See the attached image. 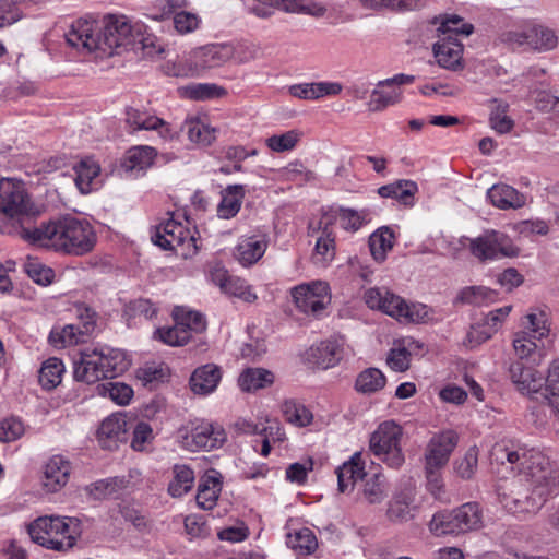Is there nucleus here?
<instances>
[{"label": "nucleus", "mask_w": 559, "mask_h": 559, "mask_svg": "<svg viewBox=\"0 0 559 559\" xmlns=\"http://www.w3.org/2000/svg\"><path fill=\"white\" fill-rule=\"evenodd\" d=\"M420 349L421 344L412 337L395 341L388 354L386 364L392 370L404 372L411 366V357Z\"/></svg>", "instance_id": "nucleus-24"}, {"label": "nucleus", "mask_w": 559, "mask_h": 559, "mask_svg": "<svg viewBox=\"0 0 559 559\" xmlns=\"http://www.w3.org/2000/svg\"><path fill=\"white\" fill-rule=\"evenodd\" d=\"M152 240L165 250L194 248L195 239L191 231L180 222L169 218L156 227Z\"/></svg>", "instance_id": "nucleus-15"}, {"label": "nucleus", "mask_w": 559, "mask_h": 559, "mask_svg": "<svg viewBox=\"0 0 559 559\" xmlns=\"http://www.w3.org/2000/svg\"><path fill=\"white\" fill-rule=\"evenodd\" d=\"M20 235L33 245L76 257L93 251L97 242L93 225L72 215H64L34 228H22Z\"/></svg>", "instance_id": "nucleus-3"}, {"label": "nucleus", "mask_w": 559, "mask_h": 559, "mask_svg": "<svg viewBox=\"0 0 559 559\" xmlns=\"http://www.w3.org/2000/svg\"><path fill=\"white\" fill-rule=\"evenodd\" d=\"M507 105H497L489 117L491 128L500 134L510 132L514 126L513 120L507 115Z\"/></svg>", "instance_id": "nucleus-61"}, {"label": "nucleus", "mask_w": 559, "mask_h": 559, "mask_svg": "<svg viewBox=\"0 0 559 559\" xmlns=\"http://www.w3.org/2000/svg\"><path fill=\"white\" fill-rule=\"evenodd\" d=\"M181 445L189 451H210L223 445L226 441L224 428L205 419H193L179 429Z\"/></svg>", "instance_id": "nucleus-10"}, {"label": "nucleus", "mask_w": 559, "mask_h": 559, "mask_svg": "<svg viewBox=\"0 0 559 559\" xmlns=\"http://www.w3.org/2000/svg\"><path fill=\"white\" fill-rule=\"evenodd\" d=\"M459 435L447 429L435 433L428 441L424 453V467L442 469L456 448Z\"/></svg>", "instance_id": "nucleus-14"}, {"label": "nucleus", "mask_w": 559, "mask_h": 559, "mask_svg": "<svg viewBox=\"0 0 559 559\" xmlns=\"http://www.w3.org/2000/svg\"><path fill=\"white\" fill-rule=\"evenodd\" d=\"M234 46L230 44H215L201 48L195 52V60L201 69L217 68L233 58Z\"/></svg>", "instance_id": "nucleus-29"}, {"label": "nucleus", "mask_w": 559, "mask_h": 559, "mask_svg": "<svg viewBox=\"0 0 559 559\" xmlns=\"http://www.w3.org/2000/svg\"><path fill=\"white\" fill-rule=\"evenodd\" d=\"M386 378L378 368H367L361 371L355 382V389L362 394H372L385 386Z\"/></svg>", "instance_id": "nucleus-41"}, {"label": "nucleus", "mask_w": 559, "mask_h": 559, "mask_svg": "<svg viewBox=\"0 0 559 559\" xmlns=\"http://www.w3.org/2000/svg\"><path fill=\"white\" fill-rule=\"evenodd\" d=\"M24 270L29 278L41 286L51 284L55 278L53 270L46 266L37 259L28 258L24 264Z\"/></svg>", "instance_id": "nucleus-55"}, {"label": "nucleus", "mask_w": 559, "mask_h": 559, "mask_svg": "<svg viewBox=\"0 0 559 559\" xmlns=\"http://www.w3.org/2000/svg\"><path fill=\"white\" fill-rule=\"evenodd\" d=\"M433 53L440 67L456 70L462 66L463 45L454 37L440 38L433 45Z\"/></svg>", "instance_id": "nucleus-25"}, {"label": "nucleus", "mask_w": 559, "mask_h": 559, "mask_svg": "<svg viewBox=\"0 0 559 559\" xmlns=\"http://www.w3.org/2000/svg\"><path fill=\"white\" fill-rule=\"evenodd\" d=\"M153 430L147 423H139L133 430L131 447L135 451H143L153 440Z\"/></svg>", "instance_id": "nucleus-64"}, {"label": "nucleus", "mask_w": 559, "mask_h": 559, "mask_svg": "<svg viewBox=\"0 0 559 559\" xmlns=\"http://www.w3.org/2000/svg\"><path fill=\"white\" fill-rule=\"evenodd\" d=\"M182 129L191 142L201 146H209L216 139V129L199 119L186 120Z\"/></svg>", "instance_id": "nucleus-40"}, {"label": "nucleus", "mask_w": 559, "mask_h": 559, "mask_svg": "<svg viewBox=\"0 0 559 559\" xmlns=\"http://www.w3.org/2000/svg\"><path fill=\"white\" fill-rule=\"evenodd\" d=\"M75 173V185L81 193H90L96 189L98 181L97 178L100 173V166L96 160L91 157L81 159L78 165L74 166Z\"/></svg>", "instance_id": "nucleus-32"}, {"label": "nucleus", "mask_w": 559, "mask_h": 559, "mask_svg": "<svg viewBox=\"0 0 559 559\" xmlns=\"http://www.w3.org/2000/svg\"><path fill=\"white\" fill-rule=\"evenodd\" d=\"M343 357V344L337 340H326L309 349V360L321 369H329Z\"/></svg>", "instance_id": "nucleus-26"}, {"label": "nucleus", "mask_w": 559, "mask_h": 559, "mask_svg": "<svg viewBox=\"0 0 559 559\" xmlns=\"http://www.w3.org/2000/svg\"><path fill=\"white\" fill-rule=\"evenodd\" d=\"M478 463V451L475 447L469 448L464 456L455 460L454 472L463 479H469L474 475Z\"/></svg>", "instance_id": "nucleus-57"}, {"label": "nucleus", "mask_w": 559, "mask_h": 559, "mask_svg": "<svg viewBox=\"0 0 559 559\" xmlns=\"http://www.w3.org/2000/svg\"><path fill=\"white\" fill-rule=\"evenodd\" d=\"M99 394L109 396L119 405H127L133 396L130 385L122 382H108L97 386Z\"/></svg>", "instance_id": "nucleus-54"}, {"label": "nucleus", "mask_w": 559, "mask_h": 559, "mask_svg": "<svg viewBox=\"0 0 559 559\" xmlns=\"http://www.w3.org/2000/svg\"><path fill=\"white\" fill-rule=\"evenodd\" d=\"M417 191L418 186L412 180H397L378 189L380 197L395 199L404 205L413 204V198Z\"/></svg>", "instance_id": "nucleus-36"}, {"label": "nucleus", "mask_w": 559, "mask_h": 559, "mask_svg": "<svg viewBox=\"0 0 559 559\" xmlns=\"http://www.w3.org/2000/svg\"><path fill=\"white\" fill-rule=\"evenodd\" d=\"M156 155L157 152L152 146H133L126 152L121 168L131 176H141L153 165Z\"/></svg>", "instance_id": "nucleus-20"}, {"label": "nucleus", "mask_w": 559, "mask_h": 559, "mask_svg": "<svg viewBox=\"0 0 559 559\" xmlns=\"http://www.w3.org/2000/svg\"><path fill=\"white\" fill-rule=\"evenodd\" d=\"M495 461L519 467L520 475L498 487L500 503L512 513H535L546 500L559 495V466L540 450L497 443Z\"/></svg>", "instance_id": "nucleus-1"}, {"label": "nucleus", "mask_w": 559, "mask_h": 559, "mask_svg": "<svg viewBox=\"0 0 559 559\" xmlns=\"http://www.w3.org/2000/svg\"><path fill=\"white\" fill-rule=\"evenodd\" d=\"M364 299L370 309L380 310L400 322L421 323L430 318L426 305L420 302L407 304L402 297L386 288H369L365 292Z\"/></svg>", "instance_id": "nucleus-7"}, {"label": "nucleus", "mask_w": 559, "mask_h": 559, "mask_svg": "<svg viewBox=\"0 0 559 559\" xmlns=\"http://www.w3.org/2000/svg\"><path fill=\"white\" fill-rule=\"evenodd\" d=\"M70 473L71 464L64 456H51L45 465L44 487L50 492L60 490L67 485Z\"/></svg>", "instance_id": "nucleus-23"}, {"label": "nucleus", "mask_w": 559, "mask_h": 559, "mask_svg": "<svg viewBox=\"0 0 559 559\" xmlns=\"http://www.w3.org/2000/svg\"><path fill=\"white\" fill-rule=\"evenodd\" d=\"M127 421L121 414H114L103 420L97 438L103 449L112 450L127 440Z\"/></svg>", "instance_id": "nucleus-19"}, {"label": "nucleus", "mask_w": 559, "mask_h": 559, "mask_svg": "<svg viewBox=\"0 0 559 559\" xmlns=\"http://www.w3.org/2000/svg\"><path fill=\"white\" fill-rule=\"evenodd\" d=\"M222 293L249 304L254 302L258 298L252 286H250L246 280L234 275L227 282L226 288H224Z\"/></svg>", "instance_id": "nucleus-51"}, {"label": "nucleus", "mask_w": 559, "mask_h": 559, "mask_svg": "<svg viewBox=\"0 0 559 559\" xmlns=\"http://www.w3.org/2000/svg\"><path fill=\"white\" fill-rule=\"evenodd\" d=\"M64 372V365L61 359L51 357L47 359L39 370V382L46 390L55 389L60 382Z\"/></svg>", "instance_id": "nucleus-43"}, {"label": "nucleus", "mask_w": 559, "mask_h": 559, "mask_svg": "<svg viewBox=\"0 0 559 559\" xmlns=\"http://www.w3.org/2000/svg\"><path fill=\"white\" fill-rule=\"evenodd\" d=\"M403 91L401 87L392 86L390 83L379 81L372 90L370 99L367 104L371 112L383 111L390 106H394L402 100Z\"/></svg>", "instance_id": "nucleus-28"}, {"label": "nucleus", "mask_w": 559, "mask_h": 559, "mask_svg": "<svg viewBox=\"0 0 559 559\" xmlns=\"http://www.w3.org/2000/svg\"><path fill=\"white\" fill-rule=\"evenodd\" d=\"M173 23L177 33L185 35L198 29L201 19L195 13L181 9L174 15Z\"/></svg>", "instance_id": "nucleus-60"}, {"label": "nucleus", "mask_w": 559, "mask_h": 559, "mask_svg": "<svg viewBox=\"0 0 559 559\" xmlns=\"http://www.w3.org/2000/svg\"><path fill=\"white\" fill-rule=\"evenodd\" d=\"M522 325L524 331L518 332L513 340V348L519 358H532L534 362H540L544 353L539 349L537 341L549 333L547 316L543 311L532 312L524 317Z\"/></svg>", "instance_id": "nucleus-9"}, {"label": "nucleus", "mask_w": 559, "mask_h": 559, "mask_svg": "<svg viewBox=\"0 0 559 559\" xmlns=\"http://www.w3.org/2000/svg\"><path fill=\"white\" fill-rule=\"evenodd\" d=\"M473 31L474 26L469 23H465L459 15H451L444 19L438 27V32L442 37H453V35L469 36Z\"/></svg>", "instance_id": "nucleus-56"}, {"label": "nucleus", "mask_w": 559, "mask_h": 559, "mask_svg": "<svg viewBox=\"0 0 559 559\" xmlns=\"http://www.w3.org/2000/svg\"><path fill=\"white\" fill-rule=\"evenodd\" d=\"M481 519V510L476 502L465 503L454 510V520L460 533L479 528Z\"/></svg>", "instance_id": "nucleus-39"}, {"label": "nucleus", "mask_w": 559, "mask_h": 559, "mask_svg": "<svg viewBox=\"0 0 559 559\" xmlns=\"http://www.w3.org/2000/svg\"><path fill=\"white\" fill-rule=\"evenodd\" d=\"M24 433V426L17 418L10 417L0 421V441L12 442Z\"/></svg>", "instance_id": "nucleus-62"}, {"label": "nucleus", "mask_w": 559, "mask_h": 559, "mask_svg": "<svg viewBox=\"0 0 559 559\" xmlns=\"http://www.w3.org/2000/svg\"><path fill=\"white\" fill-rule=\"evenodd\" d=\"M329 212H334V210H330ZM335 213L341 227L346 231L356 233L370 222V213L368 210L356 211L341 207L335 211Z\"/></svg>", "instance_id": "nucleus-42"}, {"label": "nucleus", "mask_w": 559, "mask_h": 559, "mask_svg": "<svg viewBox=\"0 0 559 559\" xmlns=\"http://www.w3.org/2000/svg\"><path fill=\"white\" fill-rule=\"evenodd\" d=\"M187 7V0H154L151 12L147 13L146 16L154 21H165L173 14L175 15L178 10Z\"/></svg>", "instance_id": "nucleus-47"}, {"label": "nucleus", "mask_w": 559, "mask_h": 559, "mask_svg": "<svg viewBox=\"0 0 559 559\" xmlns=\"http://www.w3.org/2000/svg\"><path fill=\"white\" fill-rule=\"evenodd\" d=\"M336 474L341 492H345L357 480L362 479L366 476V472L361 452H355L347 462L337 468Z\"/></svg>", "instance_id": "nucleus-30"}, {"label": "nucleus", "mask_w": 559, "mask_h": 559, "mask_svg": "<svg viewBox=\"0 0 559 559\" xmlns=\"http://www.w3.org/2000/svg\"><path fill=\"white\" fill-rule=\"evenodd\" d=\"M287 544L293 549L306 555L313 552L318 546L317 538L309 528H301L294 534H288Z\"/></svg>", "instance_id": "nucleus-52"}, {"label": "nucleus", "mask_w": 559, "mask_h": 559, "mask_svg": "<svg viewBox=\"0 0 559 559\" xmlns=\"http://www.w3.org/2000/svg\"><path fill=\"white\" fill-rule=\"evenodd\" d=\"M510 378L516 389L530 396L539 395L544 386V376L533 367H526L522 361L511 364Z\"/></svg>", "instance_id": "nucleus-17"}, {"label": "nucleus", "mask_w": 559, "mask_h": 559, "mask_svg": "<svg viewBox=\"0 0 559 559\" xmlns=\"http://www.w3.org/2000/svg\"><path fill=\"white\" fill-rule=\"evenodd\" d=\"M337 215L335 212H324L317 223L309 225V235L316 238L314 260L325 264L335 258V224Z\"/></svg>", "instance_id": "nucleus-13"}, {"label": "nucleus", "mask_w": 559, "mask_h": 559, "mask_svg": "<svg viewBox=\"0 0 559 559\" xmlns=\"http://www.w3.org/2000/svg\"><path fill=\"white\" fill-rule=\"evenodd\" d=\"M222 484L219 475L215 471L205 474L199 483L197 492V503L203 510H212L217 502Z\"/></svg>", "instance_id": "nucleus-31"}, {"label": "nucleus", "mask_w": 559, "mask_h": 559, "mask_svg": "<svg viewBox=\"0 0 559 559\" xmlns=\"http://www.w3.org/2000/svg\"><path fill=\"white\" fill-rule=\"evenodd\" d=\"M535 36L532 33V25L523 28L509 31L502 34L501 39L512 49L530 50V39Z\"/></svg>", "instance_id": "nucleus-58"}, {"label": "nucleus", "mask_w": 559, "mask_h": 559, "mask_svg": "<svg viewBox=\"0 0 559 559\" xmlns=\"http://www.w3.org/2000/svg\"><path fill=\"white\" fill-rule=\"evenodd\" d=\"M487 197L493 206L501 210H518L526 203L525 194L504 183L493 185L488 189Z\"/></svg>", "instance_id": "nucleus-27"}, {"label": "nucleus", "mask_w": 559, "mask_h": 559, "mask_svg": "<svg viewBox=\"0 0 559 559\" xmlns=\"http://www.w3.org/2000/svg\"><path fill=\"white\" fill-rule=\"evenodd\" d=\"M274 381L272 372L263 368H248L238 378V385L242 391L253 392L271 385Z\"/></svg>", "instance_id": "nucleus-38"}, {"label": "nucleus", "mask_w": 559, "mask_h": 559, "mask_svg": "<svg viewBox=\"0 0 559 559\" xmlns=\"http://www.w3.org/2000/svg\"><path fill=\"white\" fill-rule=\"evenodd\" d=\"M188 96L195 100H205L221 97L226 92L223 87L213 83L191 84L186 88Z\"/></svg>", "instance_id": "nucleus-59"}, {"label": "nucleus", "mask_w": 559, "mask_h": 559, "mask_svg": "<svg viewBox=\"0 0 559 559\" xmlns=\"http://www.w3.org/2000/svg\"><path fill=\"white\" fill-rule=\"evenodd\" d=\"M174 319L178 324H182L187 334L191 338L192 333H202L206 329V321L202 313L183 308L176 309Z\"/></svg>", "instance_id": "nucleus-45"}, {"label": "nucleus", "mask_w": 559, "mask_h": 559, "mask_svg": "<svg viewBox=\"0 0 559 559\" xmlns=\"http://www.w3.org/2000/svg\"><path fill=\"white\" fill-rule=\"evenodd\" d=\"M429 528L436 536L459 534V527L454 520V510L451 512L443 511L436 513L429 523Z\"/></svg>", "instance_id": "nucleus-53"}, {"label": "nucleus", "mask_w": 559, "mask_h": 559, "mask_svg": "<svg viewBox=\"0 0 559 559\" xmlns=\"http://www.w3.org/2000/svg\"><path fill=\"white\" fill-rule=\"evenodd\" d=\"M540 397L547 401V404L559 416V358L554 359L548 367Z\"/></svg>", "instance_id": "nucleus-34"}, {"label": "nucleus", "mask_w": 559, "mask_h": 559, "mask_svg": "<svg viewBox=\"0 0 559 559\" xmlns=\"http://www.w3.org/2000/svg\"><path fill=\"white\" fill-rule=\"evenodd\" d=\"M181 325L175 321L173 326L159 328L154 332V337L169 346H183L190 337Z\"/></svg>", "instance_id": "nucleus-49"}, {"label": "nucleus", "mask_w": 559, "mask_h": 559, "mask_svg": "<svg viewBox=\"0 0 559 559\" xmlns=\"http://www.w3.org/2000/svg\"><path fill=\"white\" fill-rule=\"evenodd\" d=\"M497 299V293L485 286H468L463 288L457 300L462 304L484 306Z\"/></svg>", "instance_id": "nucleus-46"}, {"label": "nucleus", "mask_w": 559, "mask_h": 559, "mask_svg": "<svg viewBox=\"0 0 559 559\" xmlns=\"http://www.w3.org/2000/svg\"><path fill=\"white\" fill-rule=\"evenodd\" d=\"M301 136L302 132L297 129H293L267 138L265 143L271 151L282 153L294 150Z\"/></svg>", "instance_id": "nucleus-50"}, {"label": "nucleus", "mask_w": 559, "mask_h": 559, "mask_svg": "<svg viewBox=\"0 0 559 559\" xmlns=\"http://www.w3.org/2000/svg\"><path fill=\"white\" fill-rule=\"evenodd\" d=\"M194 472L186 464H176L173 467V479L168 485V492L174 498L188 493L194 485Z\"/></svg>", "instance_id": "nucleus-37"}, {"label": "nucleus", "mask_w": 559, "mask_h": 559, "mask_svg": "<svg viewBox=\"0 0 559 559\" xmlns=\"http://www.w3.org/2000/svg\"><path fill=\"white\" fill-rule=\"evenodd\" d=\"M403 428L394 420H385L371 433L369 449L372 454L391 468H400L405 456L401 441Z\"/></svg>", "instance_id": "nucleus-8"}, {"label": "nucleus", "mask_w": 559, "mask_h": 559, "mask_svg": "<svg viewBox=\"0 0 559 559\" xmlns=\"http://www.w3.org/2000/svg\"><path fill=\"white\" fill-rule=\"evenodd\" d=\"M269 241L265 236L243 237L235 248L234 257L245 267L255 264L265 253Z\"/></svg>", "instance_id": "nucleus-22"}, {"label": "nucleus", "mask_w": 559, "mask_h": 559, "mask_svg": "<svg viewBox=\"0 0 559 559\" xmlns=\"http://www.w3.org/2000/svg\"><path fill=\"white\" fill-rule=\"evenodd\" d=\"M290 296L300 312L314 317L320 316L331 302L330 287L323 281L299 284L290 289Z\"/></svg>", "instance_id": "nucleus-12"}, {"label": "nucleus", "mask_w": 559, "mask_h": 559, "mask_svg": "<svg viewBox=\"0 0 559 559\" xmlns=\"http://www.w3.org/2000/svg\"><path fill=\"white\" fill-rule=\"evenodd\" d=\"M384 480L380 475H374L367 480L364 487V497L369 503L381 502L385 498Z\"/></svg>", "instance_id": "nucleus-63"}, {"label": "nucleus", "mask_w": 559, "mask_h": 559, "mask_svg": "<svg viewBox=\"0 0 559 559\" xmlns=\"http://www.w3.org/2000/svg\"><path fill=\"white\" fill-rule=\"evenodd\" d=\"M221 380V367L215 364H205L192 372L189 384L194 394L205 396L217 389Z\"/></svg>", "instance_id": "nucleus-21"}, {"label": "nucleus", "mask_w": 559, "mask_h": 559, "mask_svg": "<svg viewBox=\"0 0 559 559\" xmlns=\"http://www.w3.org/2000/svg\"><path fill=\"white\" fill-rule=\"evenodd\" d=\"M535 36L530 39V50L545 52L552 50L558 45V37L554 29L543 25H532Z\"/></svg>", "instance_id": "nucleus-44"}, {"label": "nucleus", "mask_w": 559, "mask_h": 559, "mask_svg": "<svg viewBox=\"0 0 559 559\" xmlns=\"http://www.w3.org/2000/svg\"><path fill=\"white\" fill-rule=\"evenodd\" d=\"M87 321L83 325L67 324L61 329L55 328L49 334V342L56 347L74 346L85 342V338L92 334L96 326V313L92 309L84 310Z\"/></svg>", "instance_id": "nucleus-16"}, {"label": "nucleus", "mask_w": 559, "mask_h": 559, "mask_svg": "<svg viewBox=\"0 0 559 559\" xmlns=\"http://www.w3.org/2000/svg\"><path fill=\"white\" fill-rule=\"evenodd\" d=\"M145 31L141 21H131L126 15L107 14L102 26L92 19H78L66 33L69 46L88 55L111 56L115 50L136 43V38Z\"/></svg>", "instance_id": "nucleus-2"}, {"label": "nucleus", "mask_w": 559, "mask_h": 559, "mask_svg": "<svg viewBox=\"0 0 559 559\" xmlns=\"http://www.w3.org/2000/svg\"><path fill=\"white\" fill-rule=\"evenodd\" d=\"M126 123L132 131L155 130L163 139L171 136L168 124L152 112L130 107L126 111Z\"/></svg>", "instance_id": "nucleus-18"}, {"label": "nucleus", "mask_w": 559, "mask_h": 559, "mask_svg": "<svg viewBox=\"0 0 559 559\" xmlns=\"http://www.w3.org/2000/svg\"><path fill=\"white\" fill-rule=\"evenodd\" d=\"M32 540L48 549L67 551L81 534L80 521L75 518L45 515L28 525Z\"/></svg>", "instance_id": "nucleus-5"}, {"label": "nucleus", "mask_w": 559, "mask_h": 559, "mask_svg": "<svg viewBox=\"0 0 559 559\" xmlns=\"http://www.w3.org/2000/svg\"><path fill=\"white\" fill-rule=\"evenodd\" d=\"M32 198L22 180H0V233L12 234L16 223L33 213Z\"/></svg>", "instance_id": "nucleus-6"}, {"label": "nucleus", "mask_w": 559, "mask_h": 559, "mask_svg": "<svg viewBox=\"0 0 559 559\" xmlns=\"http://www.w3.org/2000/svg\"><path fill=\"white\" fill-rule=\"evenodd\" d=\"M283 414L288 423L297 427L308 426L313 418L312 413L305 405L293 400L284 402Z\"/></svg>", "instance_id": "nucleus-48"}, {"label": "nucleus", "mask_w": 559, "mask_h": 559, "mask_svg": "<svg viewBox=\"0 0 559 559\" xmlns=\"http://www.w3.org/2000/svg\"><path fill=\"white\" fill-rule=\"evenodd\" d=\"M245 198V186L230 185L222 192V200L217 206V215L221 218L229 219L240 211Z\"/></svg>", "instance_id": "nucleus-33"}, {"label": "nucleus", "mask_w": 559, "mask_h": 559, "mask_svg": "<svg viewBox=\"0 0 559 559\" xmlns=\"http://www.w3.org/2000/svg\"><path fill=\"white\" fill-rule=\"evenodd\" d=\"M394 240V233L388 226H382L373 231L369 237V248L373 259L383 262L388 252L393 249Z\"/></svg>", "instance_id": "nucleus-35"}, {"label": "nucleus", "mask_w": 559, "mask_h": 559, "mask_svg": "<svg viewBox=\"0 0 559 559\" xmlns=\"http://www.w3.org/2000/svg\"><path fill=\"white\" fill-rule=\"evenodd\" d=\"M129 367L130 361L121 349L106 345L87 347L73 357L74 379L87 384L116 378L127 371Z\"/></svg>", "instance_id": "nucleus-4"}, {"label": "nucleus", "mask_w": 559, "mask_h": 559, "mask_svg": "<svg viewBox=\"0 0 559 559\" xmlns=\"http://www.w3.org/2000/svg\"><path fill=\"white\" fill-rule=\"evenodd\" d=\"M469 250L477 259L497 260L500 258H512L519 254V249L511 238L495 229H487L478 237L469 240Z\"/></svg>", "instance_id": "nucleus-11"}]
</instances>
